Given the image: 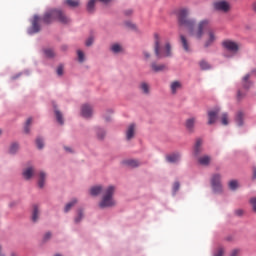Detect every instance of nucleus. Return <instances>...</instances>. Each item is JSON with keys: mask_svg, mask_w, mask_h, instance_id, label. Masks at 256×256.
Here are the masks:
<instances>
[{"mask_svg": "<svg viewBox=\"0 0 256 256\" xmlns=\"http://www.w3.org/2000/svg\"><path fill=\"white\" fill-rule=\"evenodd\" d=\"M41 31V27L39 26V16H34L32 21V28L29 30L30 35L32 33H39Z\"/></svg>", "mask_w": 256, "mask_h": 256, "instance_id": "13", "label": "nucleus"}, {"mask_svg": "<svg viewBox=\"0 0 256 256\" xmlns=\"http://www.w3.org/2000/svg\"><path fill=\"white\" fill-rule=\"evenodd\" d=\"M112 53H121L123 51V47L120 44H112L111 46Z\"/></svg>", "mask_w": 256, "mask_h": 256, "instance_id": "27", "label": "nucleus"}, {"mask_svg": "<svg viewBox=\"0 0 256 256\" xmlns=\"http://www.w3.org/2000/svg\"><path fill=\"white\" fill-rule=\"evenodd\" d=\"M126 27H128L129 29H136L135 24L131 23V22H126L125 23Z\"/></svg>", "mask_w": 256, "mask_h": 256, "instance_id": "49", "label": "nucleus"}, {"mask_svg": "<svg viewBox=\"0 0 256 256\" xmlns=\"http://www.w3.org/2000/svg\"><path fill=\"white\" fill-rule=\"evenodd\" d=\"M181 87H182L181 82H179V81L172 82L170 85L172 95H175L177 93V91H179V89H181Z\"/></svg>", "mask_w": 256, "mask_h": 256, "instance_id": "20", "label": "nucleus"}, {"mask_svg": "<svg viewBox=\"0 0 256 256\" xmlns=\"http://www.w3.org/2000/svg\"><path fill=\"white\" fill-rule=\"evenodd\" d=\"M55 115L58 123H60V125H63V114H61L59 110L55 109Z\"/></svg>", "mask_w": 256, "mask_h": 256, "instance_id": "33", "label": "nucleus"}, {"mask_svg": "<svg viewBox=\"0 0 256 256\" xmlns=\"http://www.w3.org/2000/svg\"><path fill=\"white\" fill-rule=\"evenodd\" d=\"M236 123L239 127H241V125H243V112H238V114L236 116Z\"/></svg>", "mask_w": 256, "mask_h": 256, "instance_id": "32", "label": "nucleus"}, {"mask_svg": "<svg viewBox=\"0 0 256 256\" xmlns=\"http://www.w3.org/2000/svg\"><path fill=\"white\" fill-rule=\"evenodd\" d=\"M245 97V94H242L241 91H238V94H237V99L238 100H241L242 98Z\"/></svg>", "mask_w": 256, "mask_h": 256, "instance_id": "51", "label": "nucleus"}, {"mask_svg": "<svg viewBox=\"0 0 256 256\" xmlns=\"http://www.w3.org/2000/svg\"><path fill=\"white\" fill-rule=\"evenodd\" d=\"M251 79V74H246L242 79V85L244 89H251L253 83L249 81Z\"/></svg>", "mask_w": 256, "mask_h": 256, "instance_id": "18", "label": "nucleus"}, {"mask_svg": "<svg viewBox=\"0 0 256 256\" xmlns=\"http://www.w3.org/2000/svg\"><path fill=\"white\" fill-rule=\"evenodd\" d=\"M225 253V249L223 247H218V249L216 250L214 256H223Z\"/></svg>", "mask_w": 256, "mask_h": 256, "instance_id": "40", "label": "nucleus"}, {"mask_svg": "<svg viewBox=\"0 0 256 256\" xmlns=\"http://www.w3.org/2000/svg\"><path fill=\"white\" fill-rule=\"evenodd\" d=\"M222 125H229V115L223 113L221 116Z\"/></svg>", "mask_w": 256, "mask_h": 256, "instance_id": "38", "label": "nucleus"}, {"mask_svg": "<svg viewBox=\"0 0 256 256\" xmlns=\"http://www.w3.org/2000/svg\"><path fill=\"white\" fill-rule=\"evenodd\" d=\"M250 204L252 206V210L256 213V197L250 199Z\"/></svg>", "mask_w": 256, "mask_h": 256, "instance_id": "42", "label": "nucleus"}, {"mask_svg": "<svg viewBox=\"0 0 256 256\" xmlns=\"http://www.w3.org/2000/svg\"><path fill=\"white\" fill-rule=\"evenodd\" d=\"M55 19H57L59 23H63L64 25H67V23H71V19L67 15H65V12L58 9H52L47 11L44 14L42 21L46 23V25H49L50 23H53Z\"/></svg>", "mask_w": 256, "mask_h": 256, "instance_id": "3", "label": "nucleus"}, {"mask_svg": "<svg viewBox=\"0 0 256 256\" xmlns=\"http://www.w3.org/2000/svg\"><path fill=\"white\" fill-rule=\"evenodd\" d=\"M123 164L126 165L127 167H139V165H141V162H139L138 160H133V159H129V160H124Z\"/></svg>", "mask_w": 256, "mask_h": 256, "instance_id": "22", "label": "nucleus"}, {"mask_svg": "<svg viewBox=\"0 0 256 256\" xmlns=\"http://www.w3.org/2000/svg\"><path fill=\"white\" fill-rule=\"evenodd\" d=\"M2 133H3V130H2V129H0V135H2Z\"/></svg>", "mask_w": 256, "mask_h": 256, "instance_id": "57", "label": "nucleus"}, {"mask_svg": "<svg viewBox=\"0 0 256 256\" xmlns=\"http://www.w3.org/2000/svg\"><path fill=\"white\" fill-rule=\"evenodd\" d=\"M65 4L68 7H79V0H65Z\"/></svg>", "mask_w": 256, "mask_h": 256, "instance_id": "30", "label": "nucleus"}, {"mask_svg": "<svg viewBox=\"0 0 256 256\" xmlns=\"http://www.w3.org/2000/svg\"><path fill=\"white\" fill-rule=\"evenodd\" d=\"M75 205H77V199H72L71 202L66 204L64 208L65 213H69V211H71Z\"/></svg>", "mask_w": 256, "mask_h": 256, "instance_id": "24", "label": "nucleus"}, {"mask_svg": "<svg viewBox=\"0 0 256 256\" xmlns=\"http://www.w3.org/2000/svg\"><path fill=\"white\" fill-rule=\"evenodd\" d=\"M215 11H220L221 13H229L231 11V4L225 0H219L213 3Z\"/></svg>", "mask_w": 256, "mask_h": 256, "instance_id": "5", "label": "nucleus"}, {"mask_svg": "<svg viewBox=\"0 0 256 256\" xmlns=\"http://www.w3.org/2000/svg\"><path fill=\"white\" fill-rule=\"evenodd\" d=\"M127 15H131L133 13V10H128L125 12Z\"/></svg>", "mask_w": 256, "mask_h": 256, "instance_id": "55", "label": "nucleus"}, {"mask_svg": "<svg viewBox=\"0 0 256 256\" xmlns=\"http://www.w3.org/2000/svg\"><path fill=\"white\" fill-rule=\"evenodd\" d=\"M96 1H100V3H104L105 5L111 2V0H96Z\"/></svg>", "mask_w": 256, "mask_h": 256, "instance_id": "52", "label": "nucleus"}, {"mask_svg": "<svg viewBox=\"0 0 256 256\" xmlns=\"http://www.w3.org/2000/svg\"><path fill=\"white\" fill-rule=\"evenodd\" d=\"M56 73H57V75H59V77H61V75H63V65L58 66Z\"/></svg>", "mask_w": 256, "mask_h": 256, "instance_id": "47", "label": "nucleus"}, {"mask_svg": "<svg viewBox=\"0 0 256 256\" xmlns=\"http://www.w3.org/2000/svg\"><path fill=\"white\" fill-rule=\"evenodd\" d=\"M36 145H37V147H38L39 149H43V147H44L43 139L37 138V139H36Z\"/></svg>", "mask_w": 256, "mask_h": 256, "instance_id": "43", "label": "nucleus"}, {"mask_svg": "<svg viewBox=\"0 0 256 256\" xmlns=\"http://www.w3.org/2000/svg\"><path fill=\"white\" fill-rule=\"evenodd\" d=\"M81 115L85 117V119H89V117L93 116V106L89 104H83L81 107Z\"/></svg>", "mask_w": 256, "mask_h": 256, "instance_id": "9", "label": "nucleus"}, {"mask_svg": "<svg viewBox=\"0 0 256 256\" xmlns=\"http://www.w3.org/2000/svg\"><path fill=\"white\" fill-rule=\"evenodd\" d=\"M253 179H256V168H253Z\"/></svg>", "mask_w": 256, "mask_h": 256, "instance_id": "54", "label": "nucleus"}, {"mask_svg": "<svg viewBox=\"0 0 256 256\" xmlns=\"http://www.w3.org/2000/svg\"><path fill=\"white\" fill-rule=\"evenodd\" d=\"M102 193V200L99 203L100 209H106L107 207H115V199L113 195H115V186L110 185L103 189V186L97 185L92 186L90 188V195L92 197H97V195H101Z\"/></svg>", "mask_w": 256, "mask_h": 256, "instance_id": "2", "label": "nucleus"}, {"mask_svg": "<svg viewBox=\"0 0 256 256\" xmlns=\"http://www.w3.org/2000/svg\"><path fill=\"white\" fill-rule=\"evenodd\" d=\"M189 17V9L182 8L178 12V23L180 27H186L189 30V34L191 37H195V39H202L205 31L209 27V20L204 19L200 21L195 27V19L188 18Z\"/></svg>", "mask_w": 256, "mask_h": 256, "instance_id": "1", "label": "nucleus"}, {"mask_svg": "<svg viewBox=\"0 0 256 256\" xmlns=\"http://www.w3.org/2000/svg\"><path fill=\"white\" fill-rule=\"evenodd\" d=\"M77 55L79 63H83V61H85V53H83L81 50H78Z\"/></svg>", "mask_w": 256, "mask_h": 256, "instance_id": "39", "label": "nucleus"}, {"mask_svg": "<svg viewBox=\"0 0 256 256\" xmlns=\"http://www.w3.org/2000/svg\"><path fill=\"white\" fill-rule=\"evenodd\" d=\"M95 3H97L96 0H90L87 4V11L88 13H93L95 11Z\"/></svg>", "mask_w": 256, "mask_h": 256, "instance_id": "28", "label": "nucleus"}, {"mask_svg": "<svg viewBox=\"0 0 256 256\" xmlns=\"http://www.w3.org/2000/svg\"><path fill=\"white\" fill-rule=\"evenodd\" d=\"M236 213H237V215H242V214H243V211L237 210Z\"/></svg>", "mask_w": 256, "mask_h": 256, "instance_id": "56", "label": "nucleus"}, {"mask_svg": "<svg viewBox=\"0 0 256 256\" xmlns=\"http://www.w3.org/2000/svg\"><path fill=\"white\" fill-rule=\"evenodd\" d=\"M221 113L220 108H214L208 111V125H213L217 121V116Z\"/></svg>", "mask_w": 256, "mask_h": 256, "instance_id": "8", "label": "nucleus"}, {"mask_svg": "<svg viewBox=\"0 0 256 256\" xmlns=\"http://www.w3.org/2000/svg\"><path fill=\"white\" fill-rule=\"evenodd\" d=\"M97 137H98V139H103L105 137V131L101 128H98Z\"/></svg>", "mask_w": 256, "mask_h": 256, "instance_id": "41", "label": "nucleus"}, {"mask_svg": "<svg viewBox=\"0 0 256 256\" xmlns=\"http://www.w3.org/2000/svg\"><path fill=\"white\" fill-rule=\"evenodd\" d=\"M93 37H89L87 40H86V47H91V45H93Z\"/></svg>", "mask_w": 256, "mask_h": 256, "instance_id": "45", "label": "nucleus"}, {"mask_svg": "<svg viewBox=\"0 0 256 256\" xmlns=\"http://www.w3.org/2000/svg\"><path fill=\"white\" fill-rule=\"evenodd\" d=\"M22 175H23L24 179H26V181H29V179H31V177H33V175H35V168L28 167V168L24 169Z\"/></svg>", "mask_w": 256, "mask_h": 256, "instance_id": "15", "label": "nucleus"}, {"mask_svg": "<svg viewBox=\"0 0 256 256\" xmlns=\"http://www.w3.org/2000/svg\"><path fill=\"white\" fill-rule=\"evenodd\" d=\"M180 45L186 53H191V43L183 34L180 35Z\"/></svg>", "mask_w": 256, "mask_h": 256, "instance_id": "11", "label": "nucleus"}, {"mask_svg": "<svg viewBox=\"0 0 256 256\" xmlns=\"http://www.w3.org/2000/svg\"><path fill=\"white\" fill-rule=\"evenodd\" d=\"M239 187V182H237V180H232L229 182V189H231L232 191H235V189H237Z\"/></svg>", "mask_w": 256, "mask_h": 256, "instance_id": "35", "label": "nucleus"}, {"mask_svg": "<svg viewBox=\"0 0 256 256\" xmlns=\"http://www.w3.org/2000/svg\"><path fill=\"white\" fill-rule=\"evenodd\" d=\"M211 186L214 193H221L223 185H221V174H214L211 178Z\"/></svg>", "mask_w": 256, "mask_h": 256, "instance_id": "6", "label": "nucleus"}, {"mask_svg": "<svg viewBox=\"0 0 256 256\" xmlns=\"http://www.w3.org/2000/svg\"><path fill=\"white\" fill-rule=\"evenodd\" d=\"M33 123V118H28L25 126H24V132L29 133L31 131V124Z\"/></svg>", "mask_w": 256, "mask_h": 256, "instance_id": "29", "label": "nucleus"}, {"mask_svg": "<svg viewBox=\"0 0 256 256\" xmlns=\"http://www.w3.org/2000/svg\"><path fill=\"white\" fill-rule=\"evenodd\" d=\"M151 68L155 73H159L161 71H167V65L165 64L152 63Z\"/></svg>", "mask_w": 256, "mask_h": 256, "instance_id": "17", "label": "nucleus"}, {"mask_svg": "<svg viewBox=\"0 0 256 256\" xmlns=\"http://www.w3.org/2000/svg\"><path fill=\"white\" fill-rule=\"evenodd\" d=\"M200 69H202V71H207V69H211V65H209L207 61L202 60L200 61Z\"/></svg>", "mask_w": 256, "mask_h": 256, "instance_id": "31", "label": "nucleus"}, {"mask_svg": "<svg viewBox=\"0 0 256 256\" xmlns=\"http://www.w3.org/2000/svg\"><path fill=\"white\" fill-rule=\"evenodd\" d=\"M198 162L200 163V165H209V163H211V157L210 156H201L198 159Z\"/></svg>", "mask_w": 256, "mask_h": 256, "instance_id": "25", "label": "nucleus"}, {"mask_svg": "<svg viewBox=\"0 0 256 256\" xmlns=\"http://www.w3.org/2000/svg\"><path fill=\"white\" fill-rule=\"evenodd\" d=\"M51 237V232H47L45 235H44V241H49V238Z\"/></svg>", "mask_w": 256, "mask_h": 256, "instance_id": "50", "label": "nucleus"}, {"mask_svg": "<svg viewBox=\"0 0 256 256\" xmlns=\"http://www.w3.org/2000/svg\"><path fill=\"white\" fill-rule=\"evenodd\" d=\"M137 129V126L135 124H130L126 129V139L127 141H131L133 137H135V130Z\"/></svg>", "mask_w": 256, "mask_h": 256, "instance_id": "14", "label": "nucleus"}, {"mask_svg": "<svg viewBox=\"0 0 256 256\" xmlns=\"http://www.w3.org/2000/svg\"><path fill=\"white\" fill-rule=\"evenodd\" d=\"M32 221L34 223H36V221H39V206L37 205L33 206Z\"/></svg>", "mask_w": 256, "mask_h": 256, "instance_id": "23", "label": "nucleus"}, {"mask_svg": "<svg viewBox=\"0 0 256 256\" xmlns=\"http://www.w3.org/2000/svg\"><path fill=\"white\" fill-rule=\"evenodd\" d=\"M140 90L144 95H149L150 86L146 82L140 84Z\"/></svg>", "mask_w": 256, "mask_h": 256, "instance_id": "26", "label": "nucleus"}, {"mask_svg": "<svg viewBox=\"0 0 256 256\" xmlns=\"http://www.w3.org/2000/svg\"><path fill=\"white\" fill-rule=\"evenodd\" d=\"M203 145V140L201 138L196 139V143L194 145V155H200L201 151H203V148L201 147Z\"/></svg>", "mask_w": 256, "mask_h": 256, "instance_id": "16", "label": "nucleus"}, {"mask_svg": "<svg viewBox=\"0 0 256 256\" xmlns=\"http://www.w3.org/2000/svg\"><path fill=\"white\" fill-rule=\"evenodd\" d=\"M82 219H83V210L79 209L74 221L75 223H80Z\"/></svg>", "mask_w": 256, "mask_h": 256, "instance_id": "36", "label": "nucleus"}, {"mask_svg": "<svg viewBox=\"0 0 256 256\" xmlns=\"http://www.w3.org/2000/svg\"><path fill=\"white\" fill-rule=\"evenodd\" d=\"M180 187H181V184H179V182H175L174 185H173L174 193H177V191H179Z\"/></svg>", "mask_w": 256, "mask_h": 256, "instance_id": "44", "label": "nucleus"}, {"mask_svg": "<svg viewBox=\"0 0 256 256\" xmlns=\"http://www.w3.org/2000/svg\"><path fill=\"white\" fill-rule=\"evenodd\" d=\"M252 73H254L256 75V70H253Z\"/></svg>", "mask_w": 256, "mask_h": 256, "instance_id": "58", "label": "nucleus"}, {"mask_svg": "<svg viewBox=\"0 0 256 256\" xmlns=\"http://www.w3.org/2000/svg\"><path fill=\"white\" fill-rule=\"evenodd\" d=\"M223 47L227 49V51H230L231 53H237L239 51V45L237 42L226 40L223 42Z\"/></svg>", "mask_w": 256, "mask_h": 256, "instance_id": "7", "label": "nucleus"}, {"mask_svg": "<svg viewBox=\"0 0 256 256\" xmlns=\"http://www.w3.org/2000/svg\"><path fill=\"white\" fill-rule=\"evenodd\" d=\"M65 151H67L68 153H73V150L69 147H65Z\"/></svg>", "mask_w": 256, "mask_h": 256, "instance_id": "53", "label": "nucleus"}, {"mask_svg": "<svg viewBox=\"0 0 256 256\" xmlns=\"http://www.w3.org/2000/svg\"><path fill=\"white\" fill-rule=\"evenodd\" d=\"M240 253H241V250L234 249L231 251L230 256H239Z\"/></svg>", "mask_w": 256, "mask_h": 256, "instance_id": "48", "label": "nucleus"}, {"mask_svg": "<svg viewBox=\"0 0 256 256\" xmlns=\"http://www.w3.org/2000/svg\"><path fill=\"white\" fill-rule=\"evenodd\" d=\"M208 39L204 43V47H211L214 41H217V36L215 35V31L213 29L207 30Z\"/></svg>", "mask_w": 256, "mask_h": 256, "instance_id": "10", "label": "nucleus"}, {"mask_svg": "<svg viewBox=\"0 0 256 256\" xmlns=\"http://www.w3.org/2000/svg\"><path fill=\"white\" fill-rule=\"evenodd\" d=\"M144 59L148 60L151 59V53L147 50L143 51Z\"/></svg>", "mask_w": 256, "mask_h": 256, "instance_id": "46", "label": "nucleus"}, {"mask_svg": "<svg viewBox=\"0 0 256 256\" xmlns=\"http://www.w3.org/2000/svg\"><path fill=\"white\" fill-rule=\"evenodd\" d=\"M195 123H197V118L191 117L186 119L185 121V128L189 133H193L195 131Z\"/></svg>", "mask_w": 256, "mask_h": 256, "instance_id": "12", "label": "nucleus"}, {"mask_svg": "<svg viewBox=\"0 0 256 256\" xmlns=\"http://www.w3.org/2000/svg\"><path fill=\"white\" fill-rule=\"evenodd\" d=\"M44 53L49 59L55 57V51H53V49H45Z\"/></svg>", "mask_w": 256, "mask_h": 256, "instance_id": "37", "label": "nucleus"}, {"mask_svg": "<svg viewBox=\"0 0 256 256\" xmlns=\"http://www.w3.org/2000/svg\"><path fill=\"white\" fill-rule=\"evenodd\" d=\"M181 159V154L174 153L166 156L168 163H177Z\"/></svg>", "mask_w": 256, "mask_h": 256, "instance_id": "19", "label": "nucleus"}, {"mask_svg": "<svg viewBox=\"0 0 256 256\" xmlns=\"http://www.w3.org/2000/svg\"><path fill=\"white\" fill-rule=\"evenodd\" d=\"M19 151V144L18 143H13L10 146V153L14 155V153H17Z\"/></svg>", "mask_w": 256, "mask_h": 256, "instance_id": "34", "label": "nucleus"}, {"mask_svg": "<svg viewBox=\"0 0 256 256\" xmlns=\"http://www.w3.org/2000/svg\"><path fill=\"white\" fill-rule=\"evenodd\" d=\"M154 51L156 57L161 59V57H171V44L167 43L164 47V52L161 53V36L159 34L154 35Z\"/></svg>", "mask_w": 256, "mask_h": 256, "instance_id": "4", "label": "nucleus"}, {"mask_svg": "<svg viewBox=\"0 0 256 256\" xmlns=\"http://www.w3.org/2000/svg\"><path fill=\"white\" fill-rule=\"evenodd\" d=\"M45 179H47V174L41 171L39 173V179H38V187H40V189H43V187H45Z\"/></svg>", "mask_w": 256, "mask_h": 256, "instance_id": "21", "label": "nucleus"}]
</instances>
